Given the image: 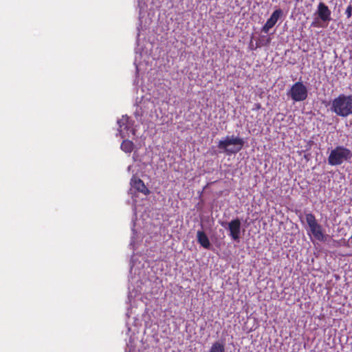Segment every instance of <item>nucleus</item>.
I'll return each mask as SVG.
<instances>
[{
    "instance_id": "1",
    "label": "nucleus",
    "mask_w": 352,
    "mask_h": 352,
    "mask_svg": "<svg viewBox=\"0 0 352 352\" xmlns=\"http://www.w3.org/2000/svg\"><path fill=\"white\" fill-rule=\"evenodd\" d=\"M331 111L340 117L352 114V95L340 94L331 102Z\"/></svg>"
},
{
    "instance_id": "2",
    "label": "nucleus",
    "mask_w": 352,
    "mask_h": 352,
    "mask_svg": "<svg viewBox=\"0 0 352 352\" xmlns=\"http://www.w3.org/2000/svg\"><path fill=\"white\" fill-rule=\"evenodd\" d=\"M351 158L352 152L350 149L343 146H338L331 151L328 157V163L331 166H338Z\"/></svg>"
},
{
    "instance_id": "3",
    "label": "nucleus",
    "mask_w": 352,
    "mask_h": 352,
    "mask_svg": "<svg viewBox=\"0 0 352 352\" xmlns=\"http://www.w3.org/2000/svg\"><path fill=\"white\" fill-rule=\"evenodd\" d=\"M243 144L244 141L242 138L233 136L230 138L227 136L226 140L219 142L218 147L228 153H233L240 151Z\"/></svg>"
},
{
    "instance_id": "4",
    "label": "nucleus",
    "mask_w": 352,
    "mask_h": 352,
    "mask_svg": "<svg viewBox=\"0 0 352 352\" xmlns=\"http://www.w3.org/2000/svg\"><path fill=\"white\" fill-rule=\"evenodd\" d=\"M305 219L314 238L319 241H324L326 237L322 226L318 223L315 216L312 213H307L305 214Z\"/></svg>"
},
{
    "instance_id": "5",
    "label": "nucleus",
    "mask_w": 352,
    "mask_h": 352,
    "mask_svg": "<svg viewBox=\"0 0 352 352\" xmlns=\"http://www.w3.org/2000/svg\"><path fill=\"white\" fill-rule=\"evenodd\" d=\"M287 96L295 102L304 101L308 96L307 89L302 82H296L287 91Z\"/></svg>"
},
{
    "instance_id": "6",
    "label": "nucleus",
    "mask_w": 352,
    "mask_h": 352,
    "mask_svg": "<svg viewBox=\"0 0 352 352\" xmlns=\"http://www.w3.org/2000/svg\"><path fill=\"white\" fill-rule=\"evenodd\" d=\"M228 229L230 231V236L232 240L238 241L241 234V221L236 218L228 223Z\"/></svg>"
},
{
    "instance_id": "7",
    "label": "nucleus",
    "mask_w": 352,
    "mask_h": 352,
    "mask_svg": "<svg viewBox=\"0 0 352 352\" xmlns=\"http://www.w3.org/2000/svg\"><path fill=\"white\" fill-rule=\"evenodd\" d=\"M283 14V11L280 9L274 10L270 17L267 20L266 23L262 28V31L265 33H267L269 30L272 28L277 23L278 19Z\"/></svg>"
},
{
    "instance_id": "8",
    "label": "nucleus",
    "mask_w": 352,
    "mask_h": 352,
    "mask_svg": "<svg viewBox=\"0 0 352 352\" xmlns=\"http://www.w3.org/2000/svg\"><path fill=\"white\" fill-rule=\"evenodd\" d=\"M317 13L318 14L319 18L322 21H329L331 20V10L329 9L328 6H326L324 3L320 2L318 6Z\"/></svg>"
},
{
    "instance_id": "9",
    "label": "nucleus",
    "mask_w": 352,
    "mask_h": 352,
    "mask_svg": "<svg viewBox=\"0 0 352 352\" xmlns=\"http://www.w3.org/2000/svg\"><path fill=\"white\" fill-rule=\"evenodd\" d=\"M131 184L132 186L136 189L138 192L143 193L145 195H147L150 193L149 190L144 184V182L136 177H133L131 180Z\"/></svg>"
},
{
    "instance_id": "10",
    "label": "nucleus",
    "mask_w": 352,
    "mask_h": 352,
    "mask_svg": "<svg viewBox=\"0 0 352 352\" xmlns=\"http://www.w3.org/2000/svg\"><path fill=\"white\" fill-rule=\"evenodd\" d=\"M198 243L205 249H210L211 244L206 234L203 230H198L197 233Z\"/></svg>"
},
{
    "instance_id": "11",
    "label": "nucleus",
    "mask_w": 352,
    "mask_h": 352,
    "mask_svg": "<svg viewBox=\"0 0 352 352\" xmlns=\"http://www.w3.org/2000/svg\"><path fill=\"white\" fill-rule=\"evenodd\" d=\"M120 148L124 152L130 153L133 151L134 148V144L131 140H124L122 141L120 145Z\"/></svg>"
},
{
    "instance_id": "12",
    "label": "nucleus",
    "mask_w": 352,
    "mask_h": 352,
    "mask_svg": "<svg viewBox=\"0 0 352 352\" xmlns=\"http://www.w3.org/2000/svg\"><path fill=\"white\" fill-rule=\"evenodd\" d=\"M209 352H225V346L220 342L212 344Z\"/></svg>"
},
{
    "instance_id": "13",
    "label": "nucleus",
    "mask_w": 352,
    "mask_h": 352,
    "mask_svg": "<svg viewBox=\"0 0 352 352\" xmlns=\"http://www.w3.org/2000/svg\"><path fill=\"white\" fill-rule=\"evenodd\" d=\"M345 14L346 15V17L348 19L351 18V16H352V5H349L346 9V11H345Z\"/></svg>"
},
{
    "instance_id": "14",
    "label": "nucleus",
    "mask_w": 352,
    "mask_h": 352,
    "mask_svg": "<svg viewBox=\"0 0 352 352\" xmlns=\"http://www.w3.org/2000/svg\"><path fill=\"white\" fill-rule=\"evenodd\" d=\"M258 45H256L255 47H254V45H250V50H254L257 48Z\"/></svg>"
},
{
    "instance_id": "15",
    "label": "nucleus",
    "mask_w": 352,
    "mask_h": 352,
    "mask_svg": "<svg viewBox=\"0 0 352 352\" xmlns=\"http://www.w3.org/2000/svg\"><path fill=\"white\" fill-rule=\"evenodd\" d=\"M256 109H259L261 108V104L259 103H257L255 104Z\"/></svg>"
},
{
    "instance_id": "16",
    "label": "nucleus",
    "mask_w": 352,
    "mask_h": 352,
    "mask_svg": "<svg viewBox=\"0 0 352 352\" xmlns=\"http://www.w3.org/2000/svg\"><path fill=\"white\" fill-rule=\"evenodd\" d=\"M302 50H303L304 52H307V51H308V49L302 48Z\"/></svg>"
},
{
    "instance_id": "17",
    "label": "nucleus",
    "mask_w": 352,
    "mask_h": 352,
    "mask_svg": "<svg viewBox=\"0 0 352 352\" xmlns=\"http://www.w3.org/2000/svg\"><path fill=\"white\" fill-rule=\"evenodd\" d=\"M351 239L352 240V234H351Z\"/></svg>"
}]
</instances>
